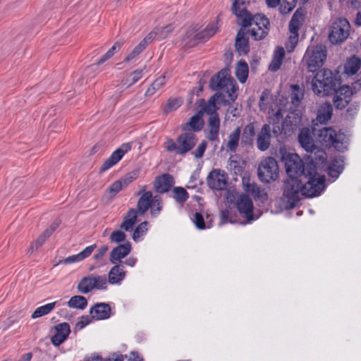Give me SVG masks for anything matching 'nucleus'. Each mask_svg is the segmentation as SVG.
Segmentation results:
<instances>
[{
	"mask_svg": "<svg viewBox=\"0 0 361 361\" xmlns=\"http://www.w3.org/2000/svg\"><path fill=\"white\" fill-rule=\"evenodd\" d=\"M224 95L222 93H216L206 102L204 99L200 101V106L201 107V112H204L210 116V117L219 116L216 111L219 107L216 105L217 102H224Z\"/></svg>",
	"mask_w": 361,
	"mask_h": 361,
	"instance_id": "obj_18",
	"label": "nucleus"
},
{
	"mask_svg": "<svg viewBox=\"0 0 361 361\" xmlns=\"http://www.w3.org/2000/svg\"><path fill=\"white\" fill-rule=\"evenodd\" d=\"M203 124L204 123L201 116L195 115L191 117L188 122L183 125V130L199 131L202 128Z\"/></svg>",
	"mask_w": 361,
	"mask_h": 361,
	"instance_id": "obj_40",
	"label": "nucleus"
},
{
	"mask_svg": "<svg viewBox=\"0 0 361 361\" xmlns=\"http://www.w3.org/2000/svg\"><path fill=\"white\" fill-rule=\"evenodd\" d=\"M197 142V138L193 133L185 132L178 135L176 141L167 137L164 148L168 152L184 156L195 146Z\"/></svg>",
	"mask_w": 361,
	"mask_h": 361,
	"instance_id": "obj_4",
	"label": "nucleus"
},
{
	"mask_svg": "<svg viewBox=\"0 0 361 361\" xmlns=\"http://www.w3.org/2000/svg\"><path fill=\"white\" fill-rule=\"evenodd\" d=\"M148 223L147 221L142 222L135 229L133 234V239L135 241H138L147 233L148 228Z\"/></svg>",
	"mask_w": 361,
	"mask_h": 361,
	"instance_id": "obj_46",
	"label": "nucleus"
},
{
	"mask_svg": "<svg viewBox=\"0 0 361 361\" xmlns=\"http://www.w3.org/2000/svg\"><path fill=\"white\" fill-rule=\"evenodd\" d=\"M304 21V13L301 9H298L293 14L289 23L290 36L286 43L288 52L292 51L298 41V31Z\"/></svg>",
	"mask_w": 361,
	"mask_h": 361,
	"instance_id": "obj_9",
	"label": "nucleus"
},
{
	"mask_svg": "<svg viewBox=\"0 0 361 361\" xmlns=\"http://www.w3.org/2000/svg\"><path fill=\"white\" fill-rule=\"evenodd\" d=\"M166 83V77L165 75H162L158 78H157L154 82L153 85L158 90L160 89L164 84Z\"/></svg>",
	"mask_w": 361,
	"mask_h": 361,
	"instance_id": "obj_62",
	"label": "nucleus"
},
{
	"mask_svg": "<svg viewBox=\"0 0 361 361\" xmlns=\"http://www.w3.org/2000/svg\"><path fill=\"white\" fill-rule=\"evenodd\" d=\"M302 117L300 111L290 112L286 117L282 130L287 135H290L301 124Z\"/></svg>",
	"mask_w": 361,
	"mask_h": 361,
	"instance_id": "obj_17",
	"label": "nucleus"
},
{
	"mask_svg": "<svg viewBox=\"0 0 361 361\" xmlns=\"http://www.w3.org/2000/svg\"><path fill=\"white\" fill-rule=\"evenodd\" d=\"M138 211L135 209H130L123 218V221L121 225V228L126 231H132L137 221Z\"/></svg>",
	"mask_w": 361,
	"mask_h": 361,
	"instance_id": "obj_32",
	"label": "nucleus"
},
{
	"mask_svg": "<svg viewBox=\"0 0 361 361\" xmlns=\"http://www.w3.org/2000/svg\"><path fill=\"white\" fill-rule=\"evenodd\" d=\"M126 237V235L123 231L121 230H116L111 233L109 239L113 243H118L124 241Z\"/></svg>",
	"mask_w": 361,
	"mask_h": 361,
	"instance_id": "obj_55",
	"label": "nucleus"
},
{
	"mask_svg": "<svg viewBox=\"0 0 361 361\" xmlns=\"http://www.w3.org/2000/svg\"><path fill=\"white\" fill-rule=\"evenodd\" d=\"M245 27L240 28L235 38V49L240 55H246L249 50L248 39L245 37Z\"/></svg>",
	"mask_w": 361,
	"mask_h": 361,
	"instance_id": "obj_27",
	"label": "nucleus"
},
{
	"mask_svg": "<svg viewBox=\"0 0 361 361\" xmlns=\"http://www.w3.org/2000/svg\"><path fill=\"white\" fill-rule=\"evenodd\" d=\"M332 112L333 108L329 103L322 104L318 109L317 121L320 123H325L331 118Z\"/></svg>",
	"mask_w": 361,
	"mask_h": 361,
	"instance_id": "obj_37",
	"label": "nucleus"
},
{
	"mask_svg": "<svg viewBox=\"0 0 361 361\" xmlns=\"http://www.w3.org/2000/svg\"><path fill=\"white\" fill-rule=\"evenodd\" d=\"M131 251V245L127 242L114 248L111 253L109 260L112 264L121 262Z\"/></svg>",
	"mask_w": 361,
	"mask_h": 361,
	"instance_id": "obj_24",
	"label": "nucleus"
},
{
	"mask_svg": "<svg viewBox=\"0 0 361 361\" xmlns=\"http://www.w3.org/2000/svg\"><path fill=\"white\" fill-rule=\"evenodd\" d=\"M68 305L69 307L84 310L87 305V301L83 296L75 295L71 298Z\"/></svg>",
	"mask_w": 361,
	"mask_h": 361,
	"instance_id": "obj_42",
	"label": "nucleus"
},
{
	"mask_svg": "<svg viewBox=\"0 0 361 361\" xmlns=\"http://www.w3.org/2000/svg\"><path fill=\"white\" fill-rule=\"evenodd\" d=\"M90 312L93 319H105L110 317L111 307L108 304L98 303L91 308Z\"/></svg>",
	"mask_w": 361,
	"mask_h": 361,
	"instance_id": "obj_29",
	"label": "nucleus"
},
{
	"mask_svg": "<svg viewBox=\"0 0 361 361\" xmlns=\"http://www.w3.org/2000/svg\"><path fill=\"white\" fill-rule=\"evenodd\" d=\"M114 264V266L109 271L108 281L111 284L119 285L126 278V271L123 265L118 263Z\"/></svg>",
	"mask_w": 361,
	"mask_h": 361,
	"instance_id": "obj_25",
	"label": "nucleus"
},
{
	"mask_svg": "<svg viewBox=\"0 0 361 361\" xmlns=\"http://www.w3.org/2000/svg\"><path fill=\"white\" fill-rule=\"evenodd\" d=\"M96 247L97 245L95 244L87 246L78 254L66 257L61 261V263L67 264L80 262L90 256Z\"/></svg>",
	"mask_w": 361,
	"mask_h": 361,
	"instance_id": "obj_30",
	"label": "nucleus"
},
{
	"mask_svg": "<svg viewBox=\"0 0 361 361\" xmlns=\"http://www.w3.org/2000/svg\"><path fill=\"white\" fill-rule=\"evenodd\" d=\"M271 127L269 124H264L257 135V148L262 152L268 149L271 143Z\"/></svg>",
	"mask_w": 361,
	"mask_h": 361,
	"instance_id": "obj_23",
	"label": "nucleus"
},
{
	"mask_svg": "<svg viewBox=\"0 0 361 361\" xmlns=\"http://www.w3.org/2000/svg\"><path fill=\"white\" fill-rule=\"evenodd\" d=\"M251 23L247 25L251 26L247 32L254 39H262L267 35L269 21L264 16L261 14L255 15L254 17L251 16Z\"/></svg>",
	"mask_w": 361,
	"mask_h": 361,
	"instance_id": "obj_13",
	"label": "nucleus"
},
{
	"mask_svg": "<svg viewBox=\"0 0 361 361\" xmlns=\"http://www.w3.org/2000/svg\"><path fill=\"white\" fill-rule=\"evenodd\" d=\"M145 49V47L140 42L135 48L126 56L124 61L130 62L135 60L137 57Z\"/></svg>",
	"mask_w": 361,
	"mask_h": 361,
	"instance_id": "obj_48",
	"label": "nucleus"
},
{
	"mask_svg": "<svg viewBox=\"0 0 361 361\" xmlns=\"http://www.w3.org/2000/svg\"><path fill=\"white\" fill-rule=\"evenodd\" d=\"M344 168V160L342 156L333 158L331 163L326 166V160L324 161V167L319 170V173L322 170L327 169L329 175L332 178H338Z\"/></svg>",
	"mask_w": 361,
	"mask_h": 361,
	"instance_id": "obj_21",
	"label": "nucleus"
},
{
	"mask_svg": "<svg viewBox=\"0 0 361 361\" xmlns=\"http://www.w3.org/2000/svg\"><path fill=\"white\" fill-rule=\"evenodd\" d=\"M360 66V59L359 57L352 56L347 60L344 66V72L348 75H353L357 72Z\"/></svg>",
	"mask_w": 361,
	"mask_h": 361,
	"instance_id": "obj_38",
	"label": "nucleus"
},
{
	"mask_svg": "<svg viewBox=\"0 0 361 361\" xmlns=\"http://www.w3.org/2000/svg\"><path fill=\"white\" fill-rule=\"evenodd\" d=\"M284 56V49L281 47H278L274 51L271 62L269 66V69L271 71H278L282 64Z\"/></svg>",
	"mask_w": 361,
	"mask_h": 361,
	"instance_id": "obj_36",
	"label": "nucleus"
},
{
	"mask_svg": "<svg viewBox=\"0 0 361 361\" xmlns=\"http://www.w3.org/2000/svg\"><path fill=\"white\" fill-rule=\"evenodd\" d=\"M249 3V0H235L233 4V12L239 19L242 20L241 25L244 27L252 24L251 14L246 10Z\"/></svg>",
	"mask_w": 361,
	"mask_h": 361,
	"instance_id": "obj_16",
	"label": "nucleus"
},
{
	"mask_svg": "<svg viewBox=\"0 0 361 361\" xmlns=\"http://www.w3.org/2000/svg\"><path fill=\"white\" fill-rule=\"evenodd\" d=\"M278 175L279 167L274 158L267 157L262 160L258 167V176L262 182L269 183L275 180Z\"/></svg>",
	"mask_w": 361,
	"mask_h": 361,
	"instance_id": "obj_11",
	"label": "nucleus"
},
{
	"mask_svg": "<svg viewBox=\"0 0 361 361\" xmlns=\"http://www.w3.org/2000/svg\"><path fill=\"white\" fill-rule=\"evenodd\" d=\"M104 361H123V356L121 354L114 353Z\"/></svg>",
	"mask_w": 361,
	"mask_h": 361,
	"instance_id": "obj_64",
	"label": "nucleus"
},
{
	"mask_svg": "<svg viewBox=\"0 0 361 361\" xmlns=\"http://www.w3.org/2000/svg\"><path fill=\"white\" fill-rule=\"evenodd\" d=\"M157 33L155 31L149 32L141 42L140 43L146 48L147 46L150 44L155 38Z\"/></svg>",
	"mask_w": 361,
	"mask_h": 361,
	"instance_id": "obj_60",
	"label": "nucleus"
},
{
	"mask_svg": "<svg viewBox=\"0 0 361 361\" xmlns=\"http://www.w3.org/2000/svg\"><path fill=\"white\" fill-rule=\"evenodd\" d=\"M90 322L91 319L88 316H84L80 318V320L78 322L77 326L82 329L89 324Z\"/></svg>",
	"mask_w": 361,
	"mask_h": 361,
	"instance_id": "obj_63",
	"label": "nucleus"
},
{
	"mask_svg": "<svg viewBox=\"0 0 361 361\" xmlns=\"http://www.w3.org/2000/svg\"><path fill=\"white\" fill-rule=\"evenodd\" d=\"M298 141L306 152L310 153L308 157L312 161L315 160L318 164H324L326 160V153L321 148L317 147L314 144L312 133L310 128H303L300 130L298 135Z\"/></svg>",
	"mask_w": 361,
	"mask_h": 361,
	"instance_id": "obj_6",
	"label": "nucleus"
},
{
	"mask_svg": "<svg viewBox=\"0 0 361 361\" xmlns=\"http://www.w3.org/2000/svg\"><path fill=\"white\" fill-rule=\"evenodd\" d=\"M145 188L146 186H143L142 190L137 193L140 197L137 201V210L141 215L144 214L149 207L151 208L154 202L152 192L145 191Z\"/></svg>",
	"mask_w": 361,
	"mask_h": 361,
	"instance_id": "obj_20",
	"label": "nucleus"
},
{
	"mask_svg": "<svg viewBox=\"0 0 361 361\" xmlns=\"http://www.w3.org/2000/svg\"><path fill=\"white\" fill-rule=\"evenodd\" d=\"M142 76V70L137 69L131 73L127 78L123 81V85H128L127 87H130L137 82Z\"/></svg>",
	"mask_w": 361,
	"mask_h": 361,
	"instance_id": "obj_45",
	"label": "nucleus"
},
{
	"mask_svg": "<svg viewBox=\"0 0 361 361\" xmlns=\"http://www.w3.org/2000/svg\"><path fill=\"white\" fill-rule=\"evenodd\" d=\"M173 183V178L171 175L164 174L156 178L154 188L157 192L164 193L169 190Z\"/></svg>",
	"mask_w": 361,
	"mask_h": 361,
	"instance_id": "obj_28",
	"label": "nucleus"
},
{
	"mask_svg": "<svg viewBox=\"0 0 361 361\" xmlns=\"http://www.w3.org/2000/svg\"><path fill=\"white\" fill-rule=\"evenodd\" d=\"M124 186L120 181L118 180L114 182L108 188L109 192L111 194V196H115L118 192H120Z\"/></svg>",
	"mask_w": 361,
	"mask_h": 361,
	"instance_id": "obj_57",
	"label": "nucleus"
},
{
	"mask_svg": "<svg viewBox=\"0 0 361 361\" xmlns=\"http://www.w3.org/2000/svg\"><path fill=\"white\" fill-rule=\"evenodd\" d=\"M130 149L131 144L130 142L123 144L105 160L100 169V171H105L116 165L123 158L124 154Z\"/></svg>",
	"mask_w": 361,
	"mask_h": 361,
	"instance_id": "obj_15",
	"label": "nucleus"
},
{
	"mask_svg": "<svg viewBox=\"0 0 361 361\" xmlns=\"http://www.w3.org/2000/svg\"><path fill=\"white\" fill-rule=\"evenodd\" d=\"M210 87L213 90H222L228 94V99L233 102L237 95L235 92L238 87L235 81L231 78L229 70L227 68L222 69L218 74L213 76L210 80Z\"/></svg>",
	"mask_w": 361,
	"mask_h": 361,
	"instance_id": "obj_5",
	"label": "nucleus"
},
{
	"mask_svg": "<svg viewBox=\"0 0 361 361\" xmlns=\"http://www.w3.org/2000/svg\"><path fill=\"white\" fill-rule=\"evenodd\" d=\"M208 186L214 190H221L227 185V175L223 170L216 169L212 170L207 178Z\"/></svg>",
	"mask_w": 361,
	"mask_h": 361,
	"instance_id": "obj_14",
	"label": "nucleus"
},
{
	"mask_svg": "<svg viewBox=\"0 0 361 361\" xmlns=\"http://www.w3.org/2000/svg\"><path fill=\"white\" fill-rule=\"evenodd\" d=\"M56 302L46 304L37 307L32 314V319H36L44 315L48 314L55 307Z\"/></svg>",
	"mask_w": 361,
	"mask_h": 361,
	"instance_id": "obj_43",
	"label": "nucleus"
},
{
	"mask_svg": "<svg viewBox=\"0 0 361 361\" xmlns=\"http://www.w3.org/2000/svg\"><path fill=\"white\" fill-rule=\"evenodd\" d=\"M236 207L239 213L248 221L253 220V203L248 196L245 195L239 196L236 201Z\"/></svg>",
	"mask_w": 361,
	"mask_h": 361,
	"instance_id": "obj_19",
	"label": "nucleus"
},
{
	"mask_svg": "<svg viewBox=\"0 0 361 361\" xmlns=\"http://www.w3.org/2000/svg\"><path fill=\"white\" fill-rule=\"evenodd\" d=\"M242 185L243 190L255 198H262L267 197V194L263 189L259 187L255 183L252 182L249 176H244L242 178Z\"/></svg>",
	"mask_w": 361,
	"mask_h": 361,
	"instance_id": "obj_22",
	"label": "nucleus"
},
{
	"mask_svg": "<svg viewBox=\"0 0 361 361\" xmlns=\"http://www.w3.org/2000/svg\"><path fill=\"white\" fill-rule=\"evenodd\" d=\"M138 175L139 170H133L123 176L119 180L125 188L135 180L138 177Z\"/></svg>",
	"mask_w": 361,
	"mask_h": 361,
	"instance_id": "obj_50",
	"label": "nucleus"
},
{
	"mask_svg": "<svg viewBox=\"0 0 361 361\" xmlns=\"http://www.w3.org/2000/svg\"><path fill=\"white\" fill-rule=\"evenodd\" d=\"M123 45V42H116L114 43V44L108 50V51L104 54L97 62L96 65H100L105 62L106 60L111 58L114 54L117 52Z\"/></svg>",
	"mask_w": 361,
	"mask_h": 361,
	"instance_id": "obj_44",
	"label": "nucleus"
},
{
	"mask_svg": "<svg viewBox=\"0 0 361 361\" xmlns=\"http://www.w3.org/2000/svg\"><path fill=\"white\" fill-rule=\"evenodd\" d=\"M56 334L51 338L53 345L59 346L61 345L68 336L71 330L70 326L68 323H61L56 326Z\"/></svg>",
	"mask_w": 361,
	"mask_h": 361,
	"instance_id": "obj_26",
	"label": "nucleus"
},
{
	"mask_svg": "<svg viewBox=\"0 0 361 361\" xmlns=\"http://www.w3.org/2000/svg\"><path fill=\"white\" fill-rule=\"evenodd\" d=\"M108 250L109 247L107 245H103L100 247L98 249L97 252L94 255V259L97 261L101 260Z\"/></svg>",
	"mask_w": 361,
	"mask_h": 361,
	"instance_id": "obj_58",
	"label": "nucleus"
},
{
	"mask_svg": "<svg viewBox=\"0 0 361 361\" xmlns=\"http://www.w3.org/2000/svg\"><path fill=\"white\" fill-rule=\"evenodd\" d=\"M162 209L161 199L158 196L154 197V202L151 207V214L152 216H157L159 214Z\"/></svg>",
	"mask_w": 361,
	"mask_h": 361,
	"instance_id": "obj_53",
	"label": "nucleus"
},
{
	"mask_svg": "<svg viewBox=\"0 0 361 361\" xmlns=\"http://www.w3.org/2000/svg\"><path fill=\"white\" fill-rule=\"evenodd\" d=\"M281 0H266L269 7L274 8L276 7L280 3ZM297 0H282V3L280 6L281 13H288L290 12L296 5Z\"/></svg>",
	"mask_w": 361,
	"mask_h": 361,
	"instance_id": "obj_35",
	"label": "nucleus"
},
{
	"mask_svg": "<svg viewBox=\"0 0 361 361\" xmlns=\"http://www.w3.org/2000/svg\"><path fill=\"white\" fill-rule=\"evenodd\" d=\"M173 198L180 203L185 202L188 198L187 191L180 187H176L173 188Z\"/></svg>",
	"mask_w": 361,
	"mask_h": 361,
	"instance_id": "obj_47",
	"label": "nucleus"
},
{
	"mask_svg": "<svg viewBox=\"0 0 361 361\" xmlns=\"http://www.w3.org/2000/svg\"><path fill=\"white\" fill-rule=\"evenodd\" d=\"M326 58V47L322 45H317L307 48L303 61L309 71L314 72L323 66Z\"/></svg>",
	"mask_w": 361,
	"mask_h": 361,
	"instance_id": "obj_8",
	"label": "nucleus"
},
{
	"mask_svg": "<svg viewBox=\"0 0 361 361\" xmlns=\"http://www.w3.org/2000/svg\"><path fill=\"white\" fill-rule=\"evenodd\" d=\"M209 132L207 135L211 141H219V133L220 128V120L219 116L209 117L208 121Z\"/></svg>",
	"mask_w": 361,
	"mask_h": 361,
	"instance_id": "obj_31",
	"label": "nucleus"
},
{
	"mask_svg": "<svg viewBox=\"0 0 361 361\" xmlns=\"http://www.w3.org/2000/svg\"><path fill=\"white\" fill-rule=\"evenodd\" d=\"M192 221L198 229L202 230L206 228H209V226H206L204 218L202 214L196 212L192 218Z\"/></svg>",
	"mask_w": 361,
	"mask_h": 361,
	"instance_id": "obj_52",
	"label": "nucleus"
},
{
	"mask_svg": "<svg viewBox=\"0 0 361 361\" xmlns=\"http://www.w3.org/2000/svg\"><path fill=\"white\" fill-rule=\"evenodd\" d=\"M302 97V93L300 92L298 85L293 86V92L291 94V102L295 106L299 105Z\"/></svg>",
	"mask_w": 361,
	"mask_h": 361,
	"instance_id": "obj_51",
	"label": "nucleus"
},
{
	"mask_svg": "<svg viewBox=\"0 0 361 361\" xmlns=\"http://www.w3.org/2000/svg\"><path fill=\"white\" fill-rule=\"evenodd\" d=\"M350 25L345 18H338L331 27L329 39L332 44H339L345 41L349 35Z\"/></svg>",
	"mask_w": 361,
	"mask_h": 361,
	"instance_id": "obj_10",
	"label": "nucleus"
},
{
	"mask_svg": "<svg viewBox=\"0 0 361 361\" xmlns=\"http://www.w3.org/2000/svg\"><path fill=\"white\" fill-rule=\"evenodd\" d=\"M49 235H47L45 231H44L37 239L33 242L31 245L30 250L32 252L34 250H37L40 246H42L46 240L49 237Z\"/></svg>",
	"mask_w": 361,
	"mask_h": 361,
	"instance_id": "obj_54",
	"label": "nucleus"
},
{
	"mask_svg": "<svg viewBox=\"0 0 361 361\" xmlns=\"http://www.w3.org/2000/svg\"><path fill=\"white\" fill-rule=\"evenodd\" d=\"M241 134V129L240 127H237L233 132H231L228 136V140L226 144V149L231 152H235L240 142Z\"/></svg>",
	"mask_w": 361,
	"mask_h": 361,
	"instance_id": "obj_34",
	"label": "nucleus"
},
{
	"mask_svg": "<svg viewBox=\"0 0 361 361\" xmlns=\"http://www.w3.org/2000/svg\"><path fill=\"white\" fill-rule=\"evenodd\" d=\"M288 177L284 183L283 196L287 199L290 207H293L300 200V195L313 197L319 195L325 188V176H317L306 178Z\"/></svg>",
	"mask_w": 361,
	"mask_h": 361,
	"instance_id": "obj_2",
	"label": "nucleus"
},
{
	"mask_svg": "<svg viewBox=\"0 0 361 361\" xmlns=\"http://www.w3.org/2000/svg\"><path fill=\"white\" fill-rule=\"evenodd\" d=\"M255 134V126H254L253 123L247 124L244 128L243 137L247 136L250 138H252V137H254Z\"/></svg>",
	"mask_w": 361,
	"mask_h": 361,
	"instance_id": "obj_59",
	"label": "nucleus"
},
{
	"mask_svg": "<svg viewBox=\"0 0 361 361\" xmlns=\"http://www.w3.org/2000/svg\"><path fill=\"white\" fill-rule=\"evenodd\" d=\"M313 92L319 96L329 95L335 92L334 102L337 109L345 108L352 95L348 86H342L337 90V80L332 72L328 69L318 71L312 81Z\"/></svg>",
	"mask_w": 361,
	"mask_h": 361,
	"instance_id": "obj_1",
	"label": "nucleus"
},
{
	"mask_svg": "<svg viewBox=\"0 0 361 361\" xmlns=\"http://www.w3.org/2000/svg\"><path fill=\"white\" fill-rule=\"evenodd\" d=\"M173 30V27L171 25H167L166 27H162L161 30H159V34L160 35L161 38H165L167 37V35L171 32Z\"/></svg>",
	"mask_w": 361,
	"mask_h": 361,
	"instance_id": "obj_61",
	"label": "nucleus"
},
{
	"mask_svg": "<svg viewBox=\"0 0 361 361\" xmlns=\"http://www.w3.org/2000/svg\"><path fill=\"white\" fill-rule=\"evenodd\" d=\"M219 30V20L209 24L201 32L197 35V38L202 40H207L212 37Z\"/></svg>",
	"mask_w": 361,
	"mask_h": 361,
	"instance_id": "obj_39",
	"label": "nucleus"
},
{
	"mask_svg": "<svg viewBox=\"0 0 361 361\" xmlns=\"http://www.w3.org/2000/svg\"><path fill=\"white\" fill-rule=\"evenodd\" d=\"M235 75L238 80L243 83L246 81L248 75V66L244 61H240L235 68Z\"/></svg>",
	"mask_w": 361,
	"mask_h": 361,
	"instance_id": "obj_41",
	"label": "nucleus"
},
{
	"mask_svg": "<svg viewBox=\"0 0 361 361\" xmlns=\"http://www.w3.org/2000/svg\"><path fill=\"white\" fill-rule=\"evenodd\" d=\"M207 147V142L205 140H202L197 146V149L192 152L193 156L196 159H200L203 157L204 153Z\"/></svg>",
	"mask_w": 361,
	"mask_h": 361,
	"instance_id": "obj_56",
	"label": "nucleus"
},
{
	"mask_svg": "<svg viewBox=\"0 0 361 361\" xmlns=\"http://www.w3.org/2000/svg\"><path fill=\"white\" fill-rule=\"evenodd\" d=\"M107 287V280L105 276L90 274L83 277L78 284V292L86 294L93 289L104 290Z\"/></svg>",
	"mask_w": 361,
	"mask_h": 361,
	"instance_id": "obj_12",
	"label": "nucleus"
},
{
	"mask_svg": "<svg viewBox=\"0 0 361 361\" xmlns=\"http://www.w3.org/2000/svg\"><path fill=\"white\" fill-rule=\"evenodd\" d=\"M182 104V100L178 98H171L167 102L166 106L164 109L165 113H169L178 109Z\"/></svg>",
	"mask_w": 361,
	"mask_h": 361,
	"instance_id": "obj_49",
	"label": "nucleus"
},
{
	"mask_svg": "<svg viewBox=\"0 0 361 361\" xmlns=\"http://www.w3.org/2000/svg\"><path fill=\"white\" fill-rule=\"evenodd\" d=\"M345 136L331 127H324L317 134L318 141L326 147H334L338 151H344L347 146L344 142Z\"/></svg>",
	"mask_w": 361,
	"mask_h": 361,
	"instance_id": "obj_7",
	"label": "nucleus"
},
{
	"mask_svg": "<svg viewBox=\"0 0 361 361\" xmlns=\"http://www.w3.org/2000/svg\"><path fill=\"white\" fill-rule=\"evenodd\" d=\"M286 170L288 177H303L310 178L311 176H325L319 173V170L324 167V164L312 159H307L304 162L296 154H289L285 162Z\"/></svg>",
	"mask_w": 361,
	"mask_h": 361,
	"instance_id": "obj_3",
	"label": "nucleus"
},
{
	"mask_svg": "<svg viewBox=\"0 0 361 361\" xmlns=\"http://www.w3.org/2000/svg\"><path fill=\"white\" fill-rule=\"evenodd\" d=\"M138 211L135 209H130L123 218V221L121 225V228L126 231H132L137 221Z\"/></svg>",
	"mask_w": 361,
	"mask_h": 361,
	"instance_id": "obj_33",
	"label": "nucleus"
}]
</instances>
